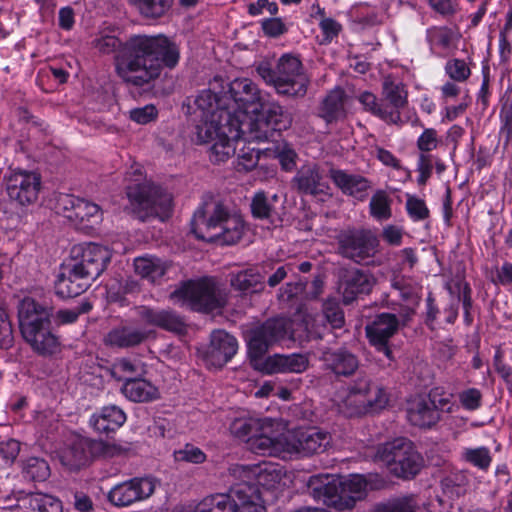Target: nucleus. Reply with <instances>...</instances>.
<instances>
[{"mask_svg":"<svg viewBox=\"0 0 512 512\" xmlns=\"http://www.w3.org/2000/svg\"><path fill=\"white\" fill-rule=\"evenodd\" d=\"M197 102L202 108L216 107L225 109L230 116L239 120V125L247 127L248 139L265 142L287 130L292 118L277 103H262L261 91L249 78H236L224 83L215 76L209 88L201 90Z\"/></svg>","mask_w":512,"mask_h":512,"instance_id":"nucleus-1","label":"nucleus"},{"mask_svg":"<svg viewBox=\"0 0 512 512\" xmlns=\"http://www.w3.org/2000/svg\"><path fill=\"white\" fill-rule=\"evenodd\" d=\"M180 61V48L164 34L132 35L117 58L116 73L128 85L143 87Z\"/></svg>","mask_w":512,"mask_h":512,"instance_id":"nucleus-2","label":"nucleus"},{"mask_svg":"<svg viewBox=\"0 0 512 512\" xmlns=\"http://www.w3.org/2000/svg\"><path fill=\"white\" fill-rule=\"evenodd\" d=\"M384 485V479L378 474H352L349 477L316 474L307 481L309 494L314 500L337 511L352 509L357 501L365 498L368 488L378 490Z\"/></svg>","mask_w":512,"mask_h":512,"instance_id":"nucleus-3","label":"nucleus"},{"mask_svg":"<svg viewBox=\"0 0 512 512\" xmlns=\"http://www.w3.org/2000/svg\"><path fill=\"white\" fill-rule=\"evenodd\" d=\"M191 232L207 243L234 245L242 238L244 221L221 202H204L193 214Z\"/></svg>","mask_w":512,"mask_h":512,"instance_id":"nucleus-4","label":"nucleus"},{"mask_svg":"<svg viewBox=\"0 0 512 512\" xmlns=\"http://www.w3.org/2000/svg\"><path fill=\"white\" fill-rule=\"evenodd\" d=\"M271 476L274 481L279 478L263 470L256 482L243 481L234 484L228 493H215L204 497L198 504V512H266L259 485Z\"/></svg>","mask_w":512,"mask_h":512,"instance_id":"nucleus-5","label":"nucleus"},{"mask_svg":"<svg viewBox=\"0 0 512 512\" xmlns=\"http://www.w3.org/2000/svg\"><path fill=\"white\" fill-rule=\"evenodd\" d=\"M52 309L44 307L30 297L18 305L20 332L32 348L41 355H52L59 346L58 338L51 331Z\"/></svg>","mask_w":512,"mask_h":512,"instance_id":"nucleus-6","label":"nucleus"},{"mask_svg":"<svg viewBox=\"0 0 512 512\" xmlns=\"http://www.w3.org/2000/svg\"><path fill=\"white\" fill-rule=\"evenodd\" d=\"M256 71L267 85L274 87L279 95L302 98L307 93L309 79L297 56L283 54L275 67L269 63H261Z\"/></svg>","mask_w":512,"mask_h":512,"instance_id":"nucleus-7","label":"nucleus"},{"mask_svg":"<svg viewBox=\"0 0 512 512\" xmlns=\"http://www.w3.org/2000/svg\"><path fill=\"white\" fill-rule=\"evenodd\" d=\"M376 457L392 476L401 480L414 479L424 464L422 455L406 437H397L379 445Z\"/></svg>","mask_w":512,"mask_h":512,"instance_id":"nucleus-8","label":"nucleus"},{"mask_svg":"<svg viewBox=\"0 0 512 512\" xmlns=\"http://www.w3.org/2000/svg\"><path fill=\"white\" fill-rule=\"evenodd\" d=\"M389 394L368 375H359L348 388L343 400V411L347 417L375 415L387 407Z\"/></svg>","mask_w":512,"mask_h":512,"instance_id":"nucleus-9","label":"nucleus"},{"mask_svg":"<svg viewBox=\"0 0 512 512\" xmlns=\"http://www.w3.org/2000/svg\"><path fill=\"white\" fill-rule=\"evenodd\" d=\"M132 214L144 222L150 218L164 221L173 210V199L162 188L147 183H137L126 188Z\"/></svg>","mask_w":512,"mask_h":512,"instance_id":"nucleus-10","label":"nucleus"},{"mask_svg":"<svg viewBox=\"0 0 512 512\" xmlns=\"http://www.w3.org/2000/svg\"><path fill=\"white\" fill-rule=\"evenodd\" d=\"M171 298H177L190 310L200 313H212L224 307L225 299L221 294L214 278L203 276L189 279L171 293Z\"/></svg>","mask_w":512,"mask_h":512,"instance_id":"nucleus-11","label":"nucleus"},{"mask_svg":"<svg viewBox=\"0 0 512 512\" xmlns=\"http://www.w3.org/2000/svg\"><path fill=\"white\" fill-rule=\"evenodd\" d=\"M291 322L285 317L265 320L245 333L247 355L254 365L263 360L269 348L290 337Z\"/></svg>","mask_w":512,"mask_h":512,"instance_id":"nucleus-12","label":"nucleus"},{"mask_svg":"<svg viewBox=\"0 0 512 512\" xmlns=\"http://www.w3.org/2000/svg\"><path fill=\"white\" fill-rule=\"evenodd\" d=\"M291 322L285 317L265 320L245 333L247 355L254 365L263 360L269 348L290 337Z\"/></svg>","mask_w":512,"mask_h":512,"instance_id":"nucleus-13","label":"nucleus"},{"mask_svg":"<svg viewBox=\"0 0 512 512\" xmlns=\"http://www.w3.org/2000/svg\"><path fill=\"white\" fill-rule=\"evenodd\" d=\"M335 243L337 255L359 265L374 258L380 246L373 231L356 227L340 230L335 236Z\"/></svg>","mask_w":512,"mask_h":512,"instance_id":"nucleus-14","label":"nucleus"},{"mask_svg":"<svg viewBox=\"0 0 512 512\" xmlns=\"http://www.w3.org/2000/svg\"><path fill=\"white\" fill-rule=\"evenodd\" d=\"M5 191L10 202L19 207L34 204L42 187L41 174L21 168L9 169L3 177Z\"/></svg>","mask_w":512,"mask_h":512,"instance_id":"nucleus-15","label":"nucleus"},{"mask_svg":"<svg viewBox=\"0 0 512 512\" xmlns=\"http://www.w3.org/2000/svg\"><path fill=\"white\" fill-rule=\"evenodd\" d=\"M110 260L111 253L106 247L90 242L74 246L70 258L65 261L92 283L104 272Z\"/></svg>","mask_w":512,"mask_h":512,"instance_id":"nucleus-16","label":"nucleus"},{"mask_svg":"<svg viewBox=\"0 0 512 512\" xmlns=\"http://www.w3.org/2000/svg\"><path fill=\"white\" fill-rule=\"evenodd\" d=\"M194 104L196 106L194 113L199 118V123L196 126L198 143L212 142L213 144L220 138L222 132H226V128L239 127V120L233 119L227 110L216 107L202 108L197 102V97Z\"/></svg>","mask_w":512,"mask_h":512,"instance_id":"nucleus-17","label":"nucleus"},{"mask_svg":"<svg viewBox=\"0 0 512 512\" xmlns=\"http://www.w3.org/2000/svg\"><path fill=\"white\" fill-rule=\"evenodd\" d=\"M56 209L81 230L91 229L102 220L101 209L96 203L72 194H60Z\"/></svg>","mask_w":512,"mask_h":512,"instance_id":"nucleus-18","label":"nucleus"},{"mask_svg":"<svg viewBox=\"0 0 512 512\" xmlns=\"http://www.w3.org/2000/svg\"><path fill=\"white\" fill-rule=\"evenodd\" d=\"M155 488L153 477H133L115 484L107 493V501L117 508L129 507L150 498Z\"/></svg>","mask_w":512,"mask_h":512,"instance_id":"nucleus-19","label":"nucleus"},{"mask_svg":"<svg viewBox=\"0 0 512 512\" xmlns=\"http://www.w3.org/2000/svg\"><path fill=\"white\" fill-rule=\"evenodd\" d=\"M399 319L393 313L383 312L365 326L366 338L378 353H382L390 362L395 360L391 338L399 330Z\"/></svg>","mask_w":512,"mask_h":512,"instance_id":"nucleus-20","label":"nucleus"},{"mask_svg":"<svg viewBox=\"0 0 512 512\" xmlns=\"http://www.w3.org/2000/svg\"><path fill=\"white\" fill-rule=\"evenodd\" d=\"M238 348L235 336L223 329H216L210 334L209 344L199 350V354L208 369H221L233 359Z\"/></svg>","mask_w":512,"mask_h":512,"instance_id":"nucleus-21","label":"nucleus"},{"mask_svg":"<svg viewBox=\"0 0 512 512\" xmlns=\"http://www.w3.org/2000/svg\"><path fill=\"white\" fill-rule=\"evenodd\" d=\"M331 440L330 433L315 427L295 429L287 435V453L309 457L324 452Z\"/></svg>","mask_w":512,"mask_h":512,"instance_id":"nucleus-22","label":"nucleus"},{"mask_svg":"<svg viewBox=\"0 0 512 512\" xmlns=\"http://www.w3.org/2000/svg\"><path fill=\"white\" fill-rule=\"evenodd\" d=\"M375 283V277L368 270L360 268L345 270L339 280V291L342 294L343 303L349 305L358 298L370 294Z\"/></svg>","mask_w":512,"mask_h":512,"instance_id":"nucleus-23","label":"nucleus"},{"mask_svg":"<svg viewBox=\"0 0 512 512\" xmlns=\"http://www.w3.org/2000/svg\"><path fill=\"white\" fill-rule=\"evenodd\" d=\"M106 444L101 440L77 437L63 456L64 464L71 470H79L106 452Z\"/></svg>","mask_w":512,"mask_h":512,"instance_id":"nucleus-24","label":"nucleus"},{"mask_svg":"<svg viewBox=\"0 0 512 512\" xmlns=\"http://www.w3.org/2000/svg\"><path fill=\"white\" fill-rule=\"evenodd\" d=\"M291 187L299 194L317 197L326 195L329 185L324 181L320 166L317 163H306L297 169L291 179Z\"/></svg>","mask_w":512,"mask_h":512,"instance_id":"nucleus-25","label":"nucleus"},{"mask_svg":"<svg viewBox=\"0 0 512 512\" xmlns=\"http://www.w3.org/2000/svg\"><path fill=\"white\" fill-rule=\"evenodd\" d=\"M91 285L86 278L64 261L60 264L54 280V293L60 299L75 298L84 293Z\"/></svg>","mask_w":512,"mask_h":512,"instance_id":"nucleus-26","label":"nucleus"},{"mask_svg":"<svg viewBox=\"0 0 512 512\" xmlns=\"http://www.w3.org/2000/svg\"><path fill=\"white\" fill-rule=\"evenodd\" d=\"M239 140L245 142H258L256 139H248V129L244 127L226 128V132L220 134L218 138L209 149V159L214 164L226 162L231 156L235 154V143Z\"/></svg>","mask_w":512,"mask_h":512,"instance_id":"nucleus-27","label":"nucleus"},{"mask_svg":"<svg viewBox=\"0 0 512 512\" xmlns=\"http://www.w3.org/2000/svg\"><path fill=\"white\" fill-rule=\"evenodd\" d=\"M322 361L326 370L336 377H349L360 365L358 356L346 347L326 350L323 352Z\"/></svg>","mask_w":512,"mask_h":512,"instance_id":"nucleus-28","label":"nucleus"},{"mask_svg":"<svg viewBox=\"0 0 512 512\" xmlns=\"http://www.w3.org/2000/svg\"><path fill=\"white\" fill-rule=\"evenodd\" d=\"M138 316L144 323L165 331L182 333L186 328L183 319L171 309H156L143 305L138 308Z\"/></svg>","mask_w":512,"mask_h":512,"instance_id":"nucleus-29","label":"nucleus"},{"mask_svg":"<svg viewBox=\"0 0 512 512\" xmlns=\"http://www.w3.org/2000/svg\"><path fill=\"white\" fill-rule=\"evenodd\" d=\"M329 177L344 195L359 201L366 198L367 191L371 188V182L366 177L359 174H350L342 169H330Z\"/></svg>","mask_w":512,"mask_h":512,"instance_id":"nucleus-30","label":"nucleus"},{"mask_svg":"<svg viewBox=\"0 0 512 512\" xmlns=\"http://www.w3.org/2000/svg\"><path fill=\"white\" fill-rule=\"evenodd\" d=\"M125 412L116 405L102 407L89 420L90 425L100 435L110 437L126 422Z\"/></svg>","mask_w":512,"mask_h":512,"instance_id":"nucleus-31","label":"nucleus"},{"mask_svg":"<svg viewBox=\"0 0 512 512\" xmlns=\"http://www.w3.org/2000/svg\"><path fill=\"white\" fill-rule=\"evenodd\" d=\"M269 424H263L260 433L252 438L248 444L249 449L259 455L275 456L281 452L287 453V435L286 436H271L268 431L272 429V421L268 419Z\"/></svg>","mask_w":512,"mask_h":512,"instance_id":"nucleus-32","label":"nucleus"},{"mask_svg":"<svg viewBox=\"0 0 512 512\" xmlns=\"http://www.w3.org/2000/svg\"><path fill=\"white\" fill-rule=\"evenodd\" d=\"M308 366V357L300 353H292L289 355L274 354L268 356L263 363V369L268 374L302 373Z\"/></svg>","mask_w":512,"mask_h":512,"instance_id":"nucleus-33","label":"nucleus"},{"mask_svg":"<svg viewBox=\"0 0 512 512\" xmlns=\"http://www.w3.org/2000/svg\"><path fill=\"white\" fill-rule=\"evenodd\" d=\"M406 415L409 423L420 429H431L441 420L440 412L426 398L409 403Z\"/></svg>","mask_w":512,"mask_h":512,"instance_id":"nucleus-34","label":"nucleus"},{"mask_svg":"<svg viewBox=\"0 0 512 512\" xmlns=\"http://www.w3.org/2000/svg\"><path fill=\"white\" fill-rule=\"evenodd\" d=\"M347 96L345 91L337 87L329 91L321 101L318 108V116L323 119L326 124L336 123L346 117Z\"/></svg>","mask_w":512,"mask_h":512,"instance_id":"nucleus-35","label":"nucleus"},{"mask_svg":"<svg viewBox=\"0 0 512 512\" xmlns=\"http://www.w3.org/2000/svg\"><path fill=\"white\" fill-rule=\"evenodd\" d=\"M123 381L121 392L132 402H151L159 397L157 387L141 376H126Z\"/></svg>","mask_w":512,"mask_h":512,"instance_id":"nucleus-36","label":"nucleus"},{"mask_svg":"<svg viewBox=\"0 0 512 512\" xmlns=\"http://www.w3.org/2000/svg\"><path fill=\"white\" fill-rule=\"evenodd\" d=\"M148 338L146 331L121 326L112 329L105 337L106 345L115 348H131L140 345Z\"/></svg>","mask_w":512,"mask_h":512,"instance_id":"nucleus-37","label":"nucleus"},{"mask_svg":"<svg viewBox=\"0 0 512 512\" xmlns=\"http://www.w3.org/2000/svg\"><path fill=\"white\" fill-rule=\"evenodd\" d=\"M231 287L243 294L257 293L264 288V276L256 266L249 267L230 276Z\"/></svg>","mask_w":512,"mask_h":512,"instance_id":"nucleus-38","label":"nucleus"},{"mask_svg":"<svg viewBox=\"0 0 512 512\" xmlns=\"http://www.w3.org/2000/svg\"><path fill=\"white\" fill-rule=\"evenodd\" d=\"M22 506L33 512H62V502L49 494L30 492L18 498Z\"/></svg>","mask_w":512,"mask_h":512,"instance_id":"nucleus-39","label":"nucleus"},{"mask_svg":"<svg viewBox=\"0 0 512 512\" xmlns=\"http://www.w3.org/2000/svg\"><path fill=\"white\" fill-rule=\"evenodd\" d=\"M263 424H269L268 418H237L231 423L230 432L248 445L256 433L261 432Z\"/></svg>","mask_w":512,"mask_h":512,"instance_id":"nucleus-40","label":"nucleus"},{"mask_svg":"<svg viewBox=\"0 0 512 512\" xmlns=\"http://www.w3.org/2000/svg\"><path fill=\"white\" fill-rule=\"evenodd\" d=\"M135 272L152 283L160 280L166 269L159 258L138 257L134 260Z\"/></svg>","mask_w":512,"mask_h":512,"instance_id":"nucleus-41","label":"nucleus"},{"mask_svg":"<svg viewBox=\"0 0 512 512\" xmlns=\"http://www.w3.org/2000/svg\"><path fill=\"white\" fill-rule=\"evenodd\" d=\"M418 508L417 495L409 493L377 504L374 512H416Z\"/></svg>","mask_w":512,"mask_h":512,"instance_id":"nucleus-42","label":"nucleus"},{"mask_svg":"<svg viewBox=\"0 0 512 512\" xmlns=\"http://www.w3.org/2000/svg\"><path fill=\"white\" fill-rule=\"evenodd\" d=\"M281 132L279 135L274 136L273 139L269 141H275L274 144V158L278 160L281 169L284 172H292L296 168V161L298 159V155L292 145L286 141L278 142L276 137L281 136Z\"/></svg>","mask_w":512,"mask_h":512,"instance_id":"nucleus-43","label":"nucleus"},{"mask_svg":"<svg viewBox=\"0 0 512 512\" xmlns=\"http://www.w3.org/2000/svg\"><path fill=\"white\" fill-rule=\"evenodd\" d=\"M392 200L384 190H377L369 203L370 215L378 221H386L392 217Z\"/></svg>","mask_w":512,"mask_h":512,"instance_id":"nucleus-44","label":"nucleus"},{"mask_svg":"<svg viewBox=\"0 0 512 512\" xmlns=\"http://www.w3.org/2000/svg\"><path fill=\"white\" fill-rule=\"evenodd\" d=\"M146 18L158 19L166 14L172 5V0H129Z\"/></svg>","mask_w":512,"mask_h":512,"instance_id":"nucleus-45","label":"nucleus"},{"mask_svg":"<svg viewBox=\"0 0 512 512\" xmlns=\"http://www.w3.org/2000/svg\"><path fill=\"white\" fill-rule=\"evenodd\" d=\"M23 477L34 482H43L50 475L48 463L38 457H30L25 460L22 468Z\"/></svg>","mask_w":512,"mask_h":512,"instance_id":"nucleus-46","label":"nucleus"},{"mask_svg":"<svg viewBox=\"0 0 512 512\" xmlns=\"http://www.w3.org/2000/svg\"><path fill=\"white\" fill-rule=\"evenodd\" d=\"M382 98L394 108L404 109L408 105V92L401 83L385 81L383 83Z\"/></svg>","mask_w":512,"mask_h":512,"instance_id":"nucleus-47","label":"nucleus"},{"mask_svg":"<svg viewBox=\"0 0 512 512\" xmlns=\"http://www.w3.org/2000/svg\"><path fill=\"white\" fill-rule=\"evenodd\" d=\"M463 460L480 470L487 471L491 465L492 457L487 447L466 448L462 454Z\"/></svg>","mask_w":512,"mask_h":512,"instance_id":"nucleus-48","label":"nucleus"},{"mask_svg":"<svg viewBox=\"0 0 512 512\" xmlns=\"http://www.w3.org/2000/svg\"><path fill=\"white\" fill-rule=\"evenodd\" d=\"M405 209L408 217L413 222H421L430 217V210L426 202L415 195H406Z\"/></svg>","mask_w":512,"mask_h":512,"instance_id":"nucleus-49","label":"nucleus"},{"mask_svg":"<svg viewBox=\"0 0 512 512\" xmlns=\"http://www.w3.org/2000/svg\"><path fill=\"white\" fill-rule=\"evenodd\" d=\"M322 313L333 329H340L344 326V312L337 300L327 299L322 305Z\"/></svg>","mask_w":512,"mask_h":512,"instance_id":"nucleus-50","label":"nucleus"},{"mask_svg":"<svg viewBox=\"0 0 512 512\" xmlns=\"http://www.w3.org/2000/svg\"><path fill=\"white\" fill-rule=\"evenodd\" d=\"M250 208L252 216L259 220L268 219L273 209L264 191H258L254 194Z\"/></svg>","mask_w":512,"mask_h":512,"instance_id":"nucleus-51","label":"nucleus"},{"mask_svg":"<svg viewBox=\"0 0 512 512\" xmlns=\"http://www.w3.org/2000/svg\"><path fill=\"white\" fill-rule=\"evenodd\" d=\"M174 458L178 462L202 464L206 461L207 456L199 447L187 443L183 448L174 451Z\"/></svg>","mask_w":512,"mask_h":512,"instance_id":"nucleus-52","label":"nucleus"},{"mask_svg":"<svg viewBox=\"0 0 512 512\" xmlns=\"http://www.w3.org/2000/svg\"><path fill=\"white\" fill-rule=\"evenodd\" d=\"M351 17L355 23L363 27L374 26L379 22L375 9L367 4H360L354 7L351 10Z\"/></svg>","mask_w":512,"mask_h":512,"instance_id":"nucleus-53","label":"nucleus"},{"mask_svg":"<svg viewBox=\"0 0 512 512\" xmlns=\"http://www.w3.org/2000/svg\"><path fill=\"white\" fill-rule=\"evenodd\" d=\"M426 39L432 47L447 49L452 43L451 31L446 27H432L427 29Z\"/></svg>","mask_w":512,"mask_h":512,"instance_id":"nucleus-54","label":"nucleus"},{"mask_svg":"<svg viewBox=\"0 0 512 512\" xmlns=\"http://www.w3.org/2000/svg\"><path fill=\"white\" fill-rule=\"evenodd\" d=\"M144 369L139 362L127 358L120 359L113 367L112 376L118 380H123L126 376H141Z\"/></svg>","mask_w":512,"mask_h":512,"instance_id":"nucleus-55","label":"nucleus"},{"mask_svg":"<svg viewBox=\"0 0 512 512\" xmlns=\"http://www.w3.org/2000/svg\"><path fill=\"white\" fill-rule=\"evenodd\" d=\"M499 134L504 146L512 145V107L501 105L499 111Z\"/></svg>","mask_w":512,"mask_h":512,"instance_id":"nucleus-56","label":"nucleus"},{"mask_svg":"<svg viewBox=\"0 0 512 512\" xmlns=\"http://www.w3.org/2000/svg\"><path fill=\"white\" fill-rule=\"evenodd\" d=\"M446 74L455 82H465L471 75V70L463 59H451L445 65Z\"/></svg>","mask_w":512,"mask_h":512,"instance_id":"nucleus-57","label":"nucleus"},{"mask_svg":"<svg viewBox=\"0 0 512 512\" xmlns=\"http://www.w3.org/2000/svg\"><path fill=\"white\" fill-rule=\"evenodd\" d=\"M435 155L430 153H420L417 159V184L419 186H425L428 180L431 178L433 173V162Z\"/></svg>","mask_w":512,"mask_h":512,"instance_id":"nucleus-58","label":"nucleus"},{"mask_svg":"<svg viewBox=\"0 0 512 512\" xmlns=\"http://www.w3.org/2000/svg\"><path fill=\"white\" fill-rule=\"evenodd\" d=\"M319 28L321 30L322 39L320 40L321 45H328L333 40L338 38L342 32V25L333 18L320 19Z\"/></svg>","mask_w":512,"mask_h":512,"instance_id":"nucleus-59","label":"nucleus"},{"mask_svg":"<svg viewBox=\"0 0 512 512\" xmlns=\"http://www.w3.org/2000/svg\"><path fill=\"white\" fill-rule=\"evenodd\" d=\"M482 83L477 92V102L482 105L483 110L487 109L490 104L492 91L490 89L491 74L490 66L487 61L482 63L481 68Z\"/></svg>","mask_w":512,"mask_h":512,"instance_id":"nucleus-60","label":"nucleus"},{"mask_svg":"<svg viewBox=\"0 0 512 512\" xmlns=\"http://www.w3.org/2000/svg\"><path fill=\"white\" fill-rule=\"evenodd\" d=\"M126 41L123 43L118 37L113 35H103L96 41V48L104 54L117 52L115 57V66L117 65V58L120 56Z\"/></svg>","mask_w":512,"mask_h":512,"instance_id":"nucleus-61","label":"nucleus"},{"mask_svg":"<svg viewBox=\"0 0 512 512\" xmlns=\"http://www.w3.org/2000/svg\"><path fill=\"white\" fill-rule=\"evenodd\" d=\"M260 24L263 34L270 38H278L288 31L286 24L279 17L264 18Z\"/></svg>","mask_w":512,"mask_h":512,"instance_id":"nucleus-62","label":"nucleus"},{"mask_svg":"<svg viewBox=\"0 0 512 512\" xmlns=\"http://www.w3.org/2000/svg\"><path fill=\"white\" fill-rule=\"evenodd\" d=\"M461 406L467 411L478 410L482 406V393L477 388H468L459 393Z\"/></svg>","mask_w":512,"mask_h":512,"instance_id":"nucleus-63","label":"nucleus"},{"mask_svg":"<svg viewBox=\"0 0 512 512\" xmlns=\"http://www.w3.org/2000/svg\"><path fill=\"white\" fill-rule=\"evenodd\" d=\"M438 144L437 131L434 128H424L416 141L420 153H430L438 147Z\"/></svg>","mask_w":512,"mask_h":512,"instance_id":"nucleus-64","label":"nucleus"}]
</instances>
